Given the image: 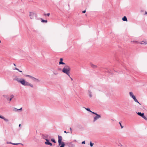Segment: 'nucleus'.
<instances>
[{
  "label": "nucleus",
  "mask_w": 147,
  "mask_h": 147,
  "mask_svg": "<svg viewBox=\"0 0 147 147\" xmlns=\"http://www.w3.org/2000/svg\"><path fill=\"white\" fill-rule=\"evenodd\" d=\"M14 97V96L13 95H11V96H10V98L9 99V97H7L6 98L8 100H9V101H10L12 99V98H13Z\"/></svg>",
  "instance_id": "9d476101"
},
{
  "label": "nucleus",
  "mask_w": 147,
  "mask_h": 147,
  "mask_svg": "<svg viewBox=\"0 0 147 147\" xmlns=\"http://www.w3.org/2000/svg\"><path fill=\"white\" fill-rule=\"evenodd\" d=\"M17 70L19 72H22V71H20L19 70V69L18 68V69H17Z\"/></svg>",
  "instance_id": "473e14b6"
},
{
  "label": "nucleus",
  "mask_w": 147,
  "mask_h": 147,
  "mask_svg": "<svg viewBox=\"0 0 147 147\" xmlns=\"http://www.w3.org/2000/svg\"><path fill=\"white\" fill-rule=\"evenodd\" d=\"M96 116L94 117V122L98 119L100 118L101 117V116L100 115L96 113Z\"/></svg>",
  "instance_id": "0eeeda50"
},
{
  "label": "nucleus",
  "mask_w": 147,
  "mask_h": 147,
  "mask_svg": "<svg viewBox=\"0 0 147 147\" xmlns=\"http://www.w3.org/2000/svg\"><path fill=\"white\" fill-rule=\"evenodd\" d=\"M131 42H133L134 43H138V42L136 41H131Z\"/></svg>",
  "instance_id": "bb28decb"
},
{
  "label": "nucleus",
  "mask_w": 147,
  "mask_h": 147,
  "mask_svg": "<svg viewBox=\"0 0 147 147\" xmlns=\"http://www.w3.org/2000/svg\"><path fill=\"white\" fill-rule=\"evenodd\" d=\"M61 146L59 147H64L65 146V143L64 142H62L61 144H60Z\"/></svg>",
  "instance_id": "f3484780"
},
{
  "label": "nucleus",
  "mask_w": 147,
  "mask_h": 147,
  "mask_svg": "<svg viewBox=\"0 0 147 147\" xmlns=\"http://www.w3.org/2000/svg\"><path fill=\"white\" fill-rule=\"evenodd\" d=\"M70 70L71 68L70 66L68 65H65L62 69V71L63 73L70 77L69 74Z\"/></svg>",
  "instance_id": "f03ea898"
},
{
  "label": "nucleus",
  "mask_w": 147,
  "mask_h": 147,
  "mask_svg": "<svg viewBox=\"0 0 147 147\" xmlns=\"http://www.w3.org/2000/svg\"><path fill=\"white\" fill-rule=\"evenodd\" d=\"M45 140H46V141L47 142H49V140L48 139H46Z\"/></svg>",
  "instance_id": "2f4dec72"
},
{
  "label": "nucleus",
  "mask_w": 147,
  "mask_h": 147,
  "mask_svg": "<svg viewBox=\"0 0 147 147\" xmlns=\"http://www.w3.org/2000/svg\"><path fill=\"white\" fill-rule=\"evenodd\" d=\"M90 65L91 67L93 68H95L97 67L96 65H94L92 63L90 64Z\"/></svg>",
  "instance_id": "2eb2a0df"
},
{
  "label": "nucleus",
  "mask_w": 147,
  "mask_h": 147,
  "mask_svg": "<svg viewBox=\"0 0 147 147\" xmlns=\"http://www.w3.org/2000/svg\"><path fill=\"white\" fill-rule=\"evenodd\" d=\"M45 144L46 145H48L51 146L52 145V144L50 142H45Z\"/></svg>",
  "instance_id": "dca6fc26"
},
{
  "label": "nucleus",
  "mask_w": 147,
  "mask_h": 147,
  "mask_svg": "<svg viewBox=\"0 0 147 147\" xmlns=\"http://www.w3.org/2000/svg\"><path fill=\"white\" fill-rule=\"evenodd\" d=\"M14 69H14H16V70H17V69H18V68H17L16 67H15V68H14V69Z\"/></svg>",
  "instance_id": "e433bc0d"
},
{
  "label": "nucleus",
  "mask_w": 147,
  "mask_h": 147,
  "mask_svg": "<svg viewBox=\"0 0 147 147\" xmlns=\"http://www.w3.org/2000/svg\"><path fill=\"white\" fill-rule=\"evenodd\" d=\"M13 111L15 112H18V109L15 107H14L13 110Z\"/></svg>",
  "instance_id": "a211bd4d"
},
{
  "label": "nucleus",
  "mask_w": 147,
  "mask_h": 147,
  "mask_svg": "<svg viewBox=\"0 0 147 147\" xmlns=\"http://www.w3.org/2000/svg\"><path fill=\"white\" fill-rule=\"evenodd\" d=\"M88 94L89 96L91 98L92 97V93L91 92V91L90 90H88Z\"/></svg>",
  "instance_id": "ddd939ff"
},
{
  "label": "nucleus",
  "mask_w": 147,
  "mask_h": 147,
  "mask_svg": "<svg viewBox=\"0 0 147 147\" xmlns=\"http://www.w3.org/2000/svg\"><path fill=\"white\" fill-rule=\"evenodd\" d=\"M7 144H12L13 145H18V144H20V143H11V142H7Z\"/></svg>",
  "instance_id": "6ab92c4d"
},
{
  "label": "nucleus",
  "mask_w": 147,
  "mask_h": 147,
  "mask_svg": "<svg viewBox=\"0 0 147 147\" xmlns=\"http://www.w3.org/2000/svg\"><path fill=\"white\" fill-rule=\"evenodd\" d=\"M61 69H59V70H60Z\"/></svg>",
  "instance_id": "c03bdc74"
},
{
  "label": "nucleus",
  "mask_w": 147,
  "mask_h": 147,
  "mask_svg": "<svg viewBox=\"0 0 147 147\" xmlns=\"http://www.w3.org/2000/svg\"><path fill=\"white\" fill-rule=\"evenodd\" d=\"M20 126H21V124H20L19 125V127H20Z\"/></svg>",
  "instance_id": "79ce46f5"
},
{
  "label": "nucleus",
  "mask_w": 147,
  "mask_h": 147,
  "mask_svg": "<svg viewBox=\"0 0 147 147\" xmlns=\"http://www.w3.org/2000/svg\"><path fill=\"white\" fill-rule=\"evenodd\" d=\"M13 80L24 86H29L32 88L33 87L32 84L27 82L25 79L23 78H20L16 76Z\"/></svg>",
  "instance_id": "f257e3e1"
},
{
  "label": "nucleus",
  "mask_w": 147,
  "mask_h": 147,
  "mask_svg": "<svg viewBox=\"0 0 147 147\" xmlns=\"http://www.w3.org/2000/svg\"><path fill=\"white\" fill-rule=\"evenodd\" d=\"M49 136L46 134H43L42 135L43 138L45 140L49 138Z\"/></svg>",
  "instance_id": "1a4fd4ad"
},
{
  "label": "nucleus",
  "mask_w": 147,
  "mask_h": 147,
  "mask_svg": "<svg viewBox=\"0 0 147 147\" xmlns=\"http://www.w3.org/2000/svg\"><path fill=\"white\" fill-rule=\"evenodd\" d=\"M41 22H42L47 23V20H42L41 21Z\"/></svg>",
  "instance_id": "412c9836"
},
{
  "label": "nucleus",
  "mask_w": 147,
  "mask_h": 147,
  "mask_svg": "<svg viewBox=\"0 0 147 147\" xmlns=\"http://www.w3.org/2000/svg\"><path fill=\"white\" fill-rule=\"evenodd\" d=\"M85 109L87 110V111H89V112H91V111H90V109L89 108H85Z\"/></svg>",
  "instance_id": "a878e982"
},
{
  "label": "nucleus",
  "mask_w": 147,
  "mask_h": 147,
  "mask_svg": "<svg viewBox=\"0 0 147 147\" xmlns=\"http://www.w3.org/2000/svg\"><path fill=\"white\" fill-rule=\"evenodd\" d=\"M59 64L60 65H61V64L64 65H67V64H65V63H64L62 61H60L59 62Z\"/></svg>",
  "instance_id": "aec40b11"
},
{
  "label": "nucleus",
  "mask_w": 147,
  "mask_h": 147,
  "mask_svg": "<svg viewBox=\"0 0 147 147\" xmlns=\"http://www.w3.org/2000/svg\"><path fill=\"white\" fill-rule=\"evenodd\" d=\"M64 132L65 133H67V132L66 131H64Z\"/></svg>",
  "instance_id": "a19ab883"
},
{
  "label": "nucleus",
  "mask_w": 147,
  "mask_h": 147,
  "mask_svg": "<svg viewBox=\"0 0 147 147\" xmlns=\"http://www.w3.org/2000/svg\"><path fill=\"white\" fill-rule=\"evenodd\" d=\"M145 14H147V11L145 12Z\"/></svg>",
  "instance_id": "58836bf2"
},
{
  "label": "nucleus",
  "mask_w": 147,
  "mask_h": 147,
  "mask_svg": "<svg viewBox=\"0 0 147 147\" xmlns=\"http://www.w3.org/2000/svg\"><path fill=\"white\" fill-rule=\"evenodd\" d=\"M82 12L83 13H85L86 12V10H84V11H83Z\"/></svg>",
  "instance_id": "c9c22d12"
},
{
  "label": "nucleus",
  "mask_w": 147,
  "mask_h": 147,
  "mask_svg": "<svg viewBox=\"0 0 147 147\" xmlns=\"http://www.w3.org/2000/svg\"><path fill=\"white\" fill-rule=\"evenodd\" d=\"M119 124H120V126H121V128H123V126H122V125H121V123H120V122H119Z\"/></svg>",
  "instance_id": "cd10ccee"
},
{
  "label": "nucleus",
  "mask_w": 147,
  "mask_h": 147,
  "mask_svg": "<svg viewBox=\"0 0 147 147\" xmlns=\"http://www.w3.org/2000/svg\"><path fill=\"white\" fill-rule=\"evenodd\" d=\"M82 144H85V141H83L82 142Z\"/></svg>",
  "instance_id": "f704fd0d"
},
{
  "label": "nucleus",
  "mask_w": 147,
  "mask_h": 147,
  "mask_svg": "<svg viewBox=\"0 0 147 147\" xmlns=\"http://www.w3.org/2000/svg\"><path fill=\"white\" fill-rule=\"evenodd\" d=\"M143 119H144L145 120H147V118L146 117L144 116V115L142 117Z\"/></svg>",
  "instance_id": "4be33fe9"
},
{
  "label": "nucleus",
  "mask_w": 147,
  "mask_h": 147,
  "mask_svg": "<svg viewBox=\"0 0 147 147\" xmlns=\"http://www.w3.org/2000/svg\"><path fill=\"white\" fill-rule=\"evenodd\" d=\"M63 60V59L62 58H61L60 59V61H62Z\"/></svg>",
  "instance_id": "7c9ffc66"
},
{
  "label": "nucleus",
  "mask_w": 147,
  "mask_h": 147,
  "mask_svg": "<svg viewBox=\"0 0 147 147\" xmlns=\"http://www.w3.org/2000/svg\"><path fill=\"white\" fill-rule=\"evenodd\" d=\"M25 76L26 77H28L30 78L31 79H32V80L34 82H40V80H39L36 78H34V77L32 76H31L30 75H25Z\"/></svg>",
  "instance_id": "20e7f679"
},
{
  "label": "nucleus",
  "mask_w": 147,
  "mask_h": 147,
  "mask_svg": "<svg viewBox=\"0 0 147 147\" xmlns=\"http://www.w3.org/2000/svg\"><path fill=\"white\" fill-rule=\"evenodd\" d=\"M70 131H71V132L72 133V129H71V127H70Z\"/></svg>",
  "instance_id": "72a5a7b5"
},
{
  "label": "nucleus",
  "mask_w": 147,
  "mask_h": 147,
  "mask_svg": "<svg viewBox=\"0 0 147 147\" xmlns=\"http://www.w3.org/2000/svg\"><path fill=\"white\" fill-rule=\"evenodd\" d=\"M71 80H72V78H71Z\"/></svg>",
  "instance_id": "37998d69"
},
{
  "label": "nucleus",
  "mask_w": 147,
  "mask_h": 147,
  "mask_svg": "<svg viewBox=\"0 0 147 147\" xmlns=\"http://www.w3.org/2000/svg\"><path fill=\"white\" fill-rule=\"evenodd\" d=\"M53 74H54V75H57L58 74V73H57V72H53Z\"/></svg>",
  "instance_id": "c756f323"
},
{
  "label": "nucleus",
  "mask_w": 147,
  "mask_h": 147,
  "mask_svg": "<svg viewBox=\"0 0 147 147\" xmlns=\"http://www.w3.org/2000/svg\"><path fill=\"white\" fill-rule=\"evenodd\" d=\"M58 143H59V145L60 146V144H61V143L63 142L62 141V137L61 136H58Z\"/></svg>",
  "instance_id": "423d86ee"
},
{
  "label": "nucleus",
  "mask_w": 147,
  "mask_h": 147,
  "mask_svg": "<svg viewBox=\"0 0 147 147\" xmlns=\"http://www.w3.org/2000/svg\"><path fill=\"white\" fill-rule=\"evenodd\" d=\"M13 65H14V66H16V64H15V63H13Z\"/></svg>",
  "instance_id": "ea45409f"
},
{
  "label": "nucleus",
  "mask_w": 147,
  "mask_h": 147,
  "mask_svg": "<svg viewBox=\"0 0 147 147\" xmlns=\"http://www.w3.org/2000/svg\"><path fill=\"white\" fill-rule=\"evenodd\" d=\"M0 118L2 119H3L6 122H9V120L8 119L5 118V117H4L3 116H1L0 115Z\"/></svg>",
  "instance_id": "6e6552de"
},
{
  "label": "nucleus",
  "mask_w": 147,
  "mask_h": 147,
  "mask_svg": "<svg viewBox=\"0 0 147 147\" xmlns=\"http://www.w3.org/2000/svg\"><path fill=\"white\" fill-rule=\"evenodd\" d=\"M22 108H21L20 109H18V111L19 110H22Z\"/></svg>",
  "instance_id": "4c0bfd02"
},
{
  "label": "nucleus",
  "mask_w": 147,
  "mask_h": 147,
  "mask_svg": "<svg viewBox=\"0 0 147 147\" xmlns=\"http://www.w3.org/2000/svg\"><path fill=\"white\" fill-rule=\"evenodd\" d=\"M51 141L52 142H53L54 143H56L55 141V139H53V138L51 139Z\"/></svg>",
  "instance_id": "b1692460"
},
{
  "label": "nucleus",
  "mask_w": 147,
  "mask_h": 147,
  "mask_svg": "<svg viewBox=\"0 0 147 147\" xmlns=\"http://www.w3.org/2000/svg\"><path fill=\"white\" fill-rule=\"evenodd\" d=\"M139 43L142 45H146L147 44V41H142L141 42H139Z\"/></svg>",
  "instance_id": "9b49d317"
},
{
  "label": "nucleus",
  "mask_w": 147,
  "mask_h": 147,
  "mask_svg": "<svg viewBox=\"0 0 147 147\" xmlns=\"http://www.w3.org/2000/svg\"><path fill=\"white\" fill-rule=\"evenodd\" d=\"M90 146L91 147L93 146L94 144V143H92L91 142H90Z\"/></svg>",
  "instance_id": "5701e85b"
},
{
  "label": "nucleus",
  "mask_w": 147,
  "mask_h": 147,
  "mask_svg": "<svg viewBox=\"0 0 147 147\" xmlns=\"http://www.w3.org/2000/svg\"><path fill=\"white\" fill-rule=\"evenodd\" d=\"M29 16L31 19H33L36 16V14L34 12H30Z\"/></svg>",
  "instance_id": "39448f33"
},
{
  "label": "nucleus",
  "mask_w": 147,
  "mask_h": 147,
  "mask_svg": "<svg viewBox=\"0 0 147 147\" xmlns=\"http://www.w3.org/2000/svg\"><path fill=\"white\" fill-rule=\"evenodd\" d=\"M91 112L92 113H93V114H95V115L96 114V113H95V112H92L91 111V112Z\"/></svg>",
  "instance_id": "c85d7f7f"
},
{
  "label": "nucleus",
  "mask_w": 147,
  "mask_h": 147,
  "mask_svg": "<svg viewBox=\"0 0 147 147\" xmlns=\"http://www.w3.org/2000/svg\"><path fill=\"white\" fill-rule=\"evenodd\" d=\"M129 94L130 96L134 100L135 102L138 103L140 105H141V104L136 99V97L134 95L133 93L132 92H129Z\"/></svg>",
  "instance_id": "7ed1b4c3"
},
{
  "label": "nucleus",
  "mask_w": 147,
  "mask_h": 147,
  "mask_svg": "<svg viewBox=\"0 0 147 147\" xmlns=\"http://www.w3.org/2000/svg\"><path fill=\"white\" fill-rule=\"evenodd\" d=\"M50 15V14L49 13H47V14H44V16H46V15H47V16H49Z\"/></svg>",
  "instance_id": "393cba45"
},
{
  "label": "nucleus",
  "mask_w": 147,
  "mask_h": 147,
  "mask_svg": "<svg viewBox=\"0 0 147 147\" xmlns=\"http://www.w3.org/2000/svg\"><path fill=\"white\" fill-rule=\"evenodd\" d=\"M137 114L139 116H140L142 117L144 115V113H141L140 112H138L137 113Z\"/></svg>",
  "instance_id": "f8f14e48"
},
{
  "label": "nucleus",
  "mask_w": 147,
  "mask_h": 147,
  "mask_svg": "<svg viewBox=\"0 0 147 147\" xmlns=\"http://www.w3.org/2000/svg\"><path fill=\"white\" fill-rule=\"evenodd\" d=\"M122 20L124 21H127V19L125 16H124L122 18Z\"/></svg>",
  "instance_id": "4468645a"
}]
</instances>
